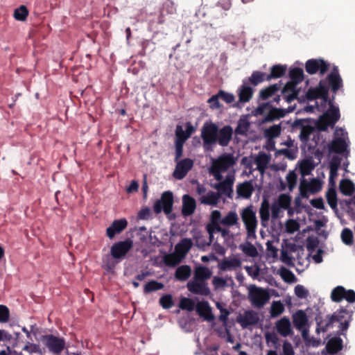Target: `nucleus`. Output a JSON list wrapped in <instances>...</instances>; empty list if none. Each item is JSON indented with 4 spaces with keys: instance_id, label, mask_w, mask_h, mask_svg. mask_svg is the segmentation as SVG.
I'll return each mask as SVG.
<instances>
[{
    "instance_id": "20",
    "label": "nucleus",
    "mask_w": 355,
    "mask_h": 355,
    "mask_svg": "<svg viewBox=\"0 0 355 355\" xmlns=\"http://www.w3.org/2000/svg\"><path fill=\"white\" fill-rule=\"evenodd\" d=\"M280 90V85L279 84L270 85L262 89L259 92V101H267L270 98H274L276 96H279L277 93Z\"/></svg>"
},
{
    "instance_id": "32",
    "label": "nucleus",
    "mask_w": 355,
    "mask_h": 355,
    "mask_svg": "<svg viewBox=\"0 0 355 355\" xmlns=\"http://www.w3.org/2000/svg\"><path fill=\"white\" fill-rule=\"evenodd\" d=\"M193 243L191 239H182L175 246L176 252L182 257L185 256L192 248Z\"/></svg>"
},
{
    "instance_id": "56",
    "label": "nucleus",
    "mask_w": 355,
    "mask_h": 355,
    "mask_svg": "<svg viewBox=\"0 0 355 355\" xmlns=\"http://www.w3.org/2000/svg\"><path fill=\"white\" fill-rule=\"evenodd\" d=\"M179 307L182 310L192 311L195 308V303L190 298L182 297L180 301Z\"/></svg>"
},
{
    "instance_id": "30",
    "label": "nucleus",
    "mask_w": 355,
    "mask_h": 355,
    "mask_svg": "<svg viewBox=\"0 0 355 355\" xmlns=\"http://www.w3.org/2000/svg\"><path fill=\"white\" fill-rule=\"evenodd\" d=\"M329 108L328 110L323 114L324 117L327 119L332 125H335V123L340 119V111L338 107H335L332 102L330 101L329 103Z\"/></svg>"
},
{
    "instance_id": "46",
    "label": "nucleus",
    "mask_w": 355,
    "mask_h": 355,
    "mask_svg": "<svg viewBox=\"0 0 355 355\" xmlns=\"http://www.w3.org/2000/svg\"><path fill=\"white\" fill-rule=\"evenodd\" d=\"M250 122L247 119H240L235 129V133L239 135H245L249 130Z\"/></svg>"
},
{
    "instance_id": "28",
    "label": "nucleus",
    "mask_w": 355,
    "mask_h": 355,
    "mask_svg": "<svg viewBox=\"0 0 355 355\" xmlns=\"http://www.w3.org/2000/svg\"><path fill=\"white\" fill-rule=\"evenodd\" d=\"M293 322L297 329H302L308 322V317L304 311L298 310L293 315Z\"/></svg>"
},
{
    "instance_id": "37",
    "label": "nucleus",
    "mask_w": 355,
    "mask_h": 355,
    "mask_svg": "<svg viewBox=\"0 0 355 355\" xmlns=\"http://www.w3.org/2000/svg\"><path fill=\"white\" fill-rule=\"evenodd\" d=\"M191 274V267L188 265L179 266L175 272V277L180 281L187 280Z\"/></svg>"
},
{
    "instance_id": "5",
    "label": "nucleus",
    "mask_w": 355,
    "mask_h": 355,
    "mask_svg": "<svg viewBox=\"0 0 355 355\" xmlns=\"http://www.w3.org/2000/svg\"><path fill=\"white\" fill-rule=\"evenodd\" d=\"M42 341L49 350L55 355L60 354L65 348L66 345L64 338L55 336L53 334L43 336Z\"/></svg>"
},
{
    "instance_id": "16",
    "label": "nucleus",
    "mask_w": 355,
    "mask_h": 355,
    "mask_svg": "<svg viewBox=\"0 0 355 355\" xmlns=\"http://www.w3.org/2000/svg\"><path fill=\"white\" fill-rule=\"evenodd\" d=\"M127 225L128 222L125 218L115 220L112 222L111 225L107 228L106 234L110 239H112L116 234L124 230Z\"/></svg>"
},
{
    "instance_id": "9",
    "label": "nucleus",
    "mask_w": 355,
    "mask_h": 355,
    "mask_svg": "<svg viewBox=\"0 0 355 355\" xmlns=\"http://www.w3.org/2000/svg\"><path fill=\"white\" fill-rule=\"evenodd\" d=\"M306 97L308 101L322 98L324 102H327L329 98V87L324 84V80H320L318 87L309 88L306 93Z\"/></svg>"
},
{
    "instance_id": "62",
    "label": "nucleus",
    "mask_w": 355,
    "mask_h": 355,
    "mask_svg": "<svg viewBox=\"0 0 355 355\" xmlns=\"http://www.w3.org/2000/svg\"><path fill=\"white\" fill-rule=\"evenodd\" d=\"M345 203L347 206V214L355 220V196L353 198L345 200Z\"/></svg>"
},
{
    "instance_id": "27",
    "label": "nucleus",
    "mask_w": 355,
    "mask_h": 355,
    "mask_svg": "<svg viewBox=\"0 0 355 355\" xmlns=\"http://www.w3.org/2000/svg\"><path fill=\"white\" fill-rule=\"evenodd\" d=\"M211 270L204 266H198L195 268L193 279L207 282V280L211 277Z\"/></svg>"
},
{
    "instance_id": "48",
    "label": "nucleus",
    "mask_w": 355,
    "mask_h": 355,
    "mask_svg": "<svg viewBox=\"0 0 355 355\" xmlns=\"http://www.w3.org/2000/svg\"><path fill=\"white\" fill-rule=\"evenodd\" d=\"M240 249L248 257H256L258 255L257 248L251 243L241 245Z\"/></svg>"
},
{
    "instance_id": "11",
    "label": "nucleus",
    "mask_w": 355,
    "mask_h": 355,
    "mask_svg": "<svg viewBox=\"0 0 355 355\" xmlns=\"http://www.w3.org/2000/svg\"><path fill=\"white\" fill-rule=\"evenodd\" d=\"M175 162L176 166L173 176L177 180L183 179L193 166V161L190 158H184Z\"/></svg>"
},
{
    "instance_id": "3",
    "label": "nucleus",
    "mask_w": 355,
    "mask_h": 355,
    "mask_svg": "<svg viewBox=\"0 0 355 355\" xmlns=\"http://www.w3.org/2000/svg\"><path fill=\"white\" fill-rule=\"evenodd\" d=\"M241 218L245 225L248 236H254L258 225L256 211L254 210V207L252 205H249L243 209L241 211Z\"/></svg>"
},
{
    "instance_id": "17",
    "label": "nucleus",
    "mask_w": 355,
    "mask_h": 355,
    "mask_svg": "<svg viewBox=\"0 0 355 355\" xmlns=\"http://www.w3.org/2000/svg\"><path fill=\"white\" fill-rule=\"evenodd\" d=\"M254 191V187L252 180L245 181L239 183L236 186V193L239 197L244 199H249Z\"/></svg>"
},
{
    "instance_id": "54",
    "label": "nucleus",
    "mask_w": 355,
    "mask_h": 355,
    "mask_svg": "<svg viewBox=\"0 0 355 355\" xmlns=\"http://www.w3.org/2000/svg\"><path fill=\"white\" fill-rule=\"evenodd\" d=\"M284 311L283 304L279 302H273L271 305L270 315L272 318H275L281 315Z\"/></svg>"
},
{
    "instance_id": "12",
    "label": "nucleus",
    "mask_w": 355,
    "mask_h": 355,
    "mask_svg": "<svg viewBox=\"0 0 355 355\" xmlns=\"http://www.w3.org/2000/svg\"><path fill=\"white\" fill-rule=\"evenodd\" d=\"M187 287L193 294L202 296H209L211 294L208 284L203 281L193 279L187 283Z\"/></svg>"
},
{
    "instance_id": "43",
    "label": "nucleus",
    "mask_w": 355,
    "mask_h": 355,
    "mask_svg": "<svg viewBox=\"0 0 355 355\" xmlns=\"http://www.w3.org/2000/svg\"><path fill=\"white\" fill-rule=\"evenodd\" d=\"M279 275L282 279L286 283L291 284L297 281V278L293 272L285 267H282L279 269Z\"/></svg>"
},
{
    "instance_id": "1",
    "label": "nucleus",
    "mask_w": 355,
    "mask_h": 355,
    "mask_svg": "<svg viewBox=\"0 0 355 355\" xmlns=\"http://www.w3.org/2000/svg\"><path fill=\"white\" fill-rule=\"evenodd\" d=\"M232 135L233 129L229 125L219 128L214 123L206 122L201 128L202 146L205 150H213L214 146L217 144L222 147L227 146Z\"/></svg>"
},
{
    "instance_id": "22",
    "label": "nucleus",
    "mask_w": 355,
    "mask_h": 355,
    "mask_svg": "<svg viewBox=\"0 0 355 355\" xmlns=\"http://www.w3.org/2000/svg\"><path fill=\"white\" fill-rule=\"evenodd\" d=\"M295 83L288 82L282 90L283 98L287 103H291L297 98L298 92Z\"/></svg>"
},
{
    "instance_id": "31",
    "label": "nucleus",
    "mask_w": 355,
    "mask_h": 355,
    "mask_svg": "<svg viewBox=\"0 0 355 355\" xmlns=\"http://www.w3.org/2000/svg\"><path fill=\"white\" fill-rule=\"evenodd\" d=\"M241 266V261L237 258L224 259L219 264V268L223 271L232 270Z\"/></svg>"
},
{
    "instance_id": "33",
    "label": "nucleus",
    "mask_w": 355,
    "mask_h": 355,
    "mask_svg": "<svg viewBox=\"0 0 355 355\" xmlns=\"http://www.w3.org/2000/svg\"><path fill=\"white\" fill-rule=\"evenodd\" d=\"M270 72L268 75L267 81L272 79H276L284 76L286 72V66L282 64H275L270 67Z\"/></svg>"
},
{
    "instance_id": "2",
    "label": "nucleus",
    "mask_w": 355,
    "mask_h": 355,
    "mask_svg": "<svg viewBox=\"0 0 355 355\" xmlns=\"http://www.w3.org/2000/svg\"><path fill=\"white\" fill-rule=\"evenodd\" d=\"M352 311L341 308L331 315H327L324 318L318 315L315 317L317 323L316 331L318 333L320 331L327 332L330 329H332L336 323H338V329L336 331V335L344 336L349 328V323L352 320Z\"/></svg>"
},
{
    "instance_id": "15",
    "label": "nucleus",
    "mask_w": 355,
    "mask_h": 355,
    "mask_svg": "<svg viewBox=\"0 0 355 355\" xmlns=\"http://www.w3.org/2000/svg\"><path fill=\"white\" fill-rule=\"evenodd\" d=\"M280 100V96H276L271 101H268L266 102L259 103L257 107L254 110V115H266L269 112V110H271L273 106L279 105Z\"/></svg>"
},
{
    "instance_id": "35",
    "label": "nucleus",
    "mask_w": 355,
    "mask_h": 355,
    "mask_svg": "<svg viewBox=\"0 0 355 355\" xmlns=\"http://www.w3.org/2000/svg\"><path fill=\"white\" fill-rule=\"evenodd\" d=\"M339 189L343 195L351 196L355 191V184L349 179H343L340 182Z\"/></svg>"
},
{
    "instance_id": "58",
    "label": "nucleus",
    "mask_w": 355,
    "mask_h": 355,
    "mask_svg": "<svg viewBox=\"0 0 355 355\" xmlns=\"http://www.w3.org/2000/svg\"><path fill=\"white\" fill-rule=\"evenodd\" d=\"M297 175L294 171H291L286 175V181L288 189L291 191L295 187L297 184Z\"/></svg>"
},
{
    "instance_id": "44",
    "label": "nucleus",
    "mask_w": 355,
    "mask_h": 355,
    "mask_svg": "<svg viewBox=\"0 0 355 355\" xmlns=\"http://www.w3.org/2000/svg\"><path fill=\"white\" fill-rule=\"evenodd\" d=\"M345 288L342 286L334 288L331 293V298L333 302H340L344 299Z\"/></svg>"
},
{
    "instance_id": "49",
    "label": "nucleus",
    "mask_w": 355,
    "mask_h": 355,
    "mask_svg": "<svg viewBox=\"0 0 355 355\" xmlns=\"http://www.w3.org/2000/svg\"><path fill=\"white\" fill-rule=\"evenodd\" d=\"M276 202L279 207L286 210L290 208L291 198L288 194L282 193L279 196Z\"/></svg>"
},
{
    "instance_id": "13",
    "label": "nucleus",
    "mask_w": 355,
    "mask_h": 355,
    "mask_svg": "<svg viewBox=\"0 0 355 355\" xmlns=\"http://www.w3.org/2000/svg\"><path fill=\"white\" fill-rule=\"evenodd\" d=\"M326 81H327L329 86L334 93H336L343 87V80L339 74L338 67L334 66L330 73L327 76L324 83Z\"/></svg>"
},
{
    "instance_id": "55",
    "label": "nucleus",
    "mask_w": 355,
    "mask_h": 355,
    "mask_svg": "<svg viewBox=\"0 0 355 355\" xmlns=\"http://www.w3.org/2000/svg\"><path fill=\"white\" fill-rule=\"evenodd\" d=\"M341 239L345 245H352L354 239L352 231L349 228H345L341 232Z\"/></svg>"
},
{
    "instance_id": "57",
    "label": "nucleus",
    "mask_w": 355,
    "mask_h": 355,
    "mask_svg": "<svg viewBox=\"0 0 355 355\" xmlns=\"http://www.w3.org/2000/svg\"><path fill=\"white\" fill-rule=\"evenodd\" d=\"M194 239L196 246L200 250H205L209 246V243H207L206 236L201 234H198L194 237Z\"/></svg>"
},
{
    "instance_id": "24",
    "label": "nucleus",
    "mask_w": 355,
    "mask_h": 355,
    "mask_svg": "<svg viewBox=\"0 0 355 355\" xmlns=\"http://www.w3.org/2000/svg\"><path fill=\"white\" fill-rule=\"evenodd\" d=\"M246 80H243V85L238 89L239 100L241 103L249 102L252 98L254 90L248 85Z\"/></svg>"
},
{
    "instance_id": "42",
    "label": "nucleus",
    "mask_w": 355,
    "mask_h": 355,
    "mask_svg": "<svg viewBox=\"0 0 355 355\" xmlns=\"http://www.w3.org/2000/svg\"><path fill=\"white\" fill-rule=\"evenodd\" d=\"M164 287V285L162 283L159 282L156 280H151L144 285V293L145 294H148L150 293L161 290Z\"/></svg>"
},
{
    "instance_id": "19",
    "label": "nucleus",
    "mask_w": 355,
    "mask_h": 355,
    "mask_svg": "<svg viewBox=\"0 0 355 355\" xmlns=\"http://www.w3.org/2000/svg\"><path fill=\"white\" fill-rule=\"evenodd\" d=\"M196 310L200 317L204 318L207 321H211L214 318L211 308L207 301L198 302L196 305Z\"/></svg>"
},
{
    "instance_id": "63",
    "label": "nucleus",
    "mask_w": 355,
    "mask_h": 355,
    "mask_svg": "<svg viewBox=\"0 0 355 355\" xmlns=\"http://www.w3.org/2000/svg\"><path fill=\"white\" fill-rule=\"evenodd\" d=\"M308 186L310 188V192L311 193H316L322 189L320 182L317 179H313L310 182H309Z\"/></svg>"
},
{
    "instance_id": "41",
    "label": "nucleus",
    "mask_w": 355,
    "mask_h": 355,
    "mask_svg": "<svg viewBox=\"0 0 355 355\" xmlns=\"http://www.w3.org/2000/svg\"><path fill=\"white\" fill-rule=\"evenodd\" d=\"M238 216L235 211H231L227 213V214L222 218L220 223L223 225L231 227L233 226L238 223Z\"/></svg>"
},
{
    "instance_id": "26",
    "label": "nucleus",
    "mask_w": 355,
    "mask_h": 355,
    "mask_svg": "<svg viewBox=\"0 0 355 355\" xmlns=\"http://www.w3.org/2000/svg\"><path fill=\"white\" fill-rule=\"evenodd\" d=\"M288 112H289V111H286L284 109L277 108L273 106L272 108L269 110V112L265 115L263 119V122H272L275 120L279 119L284 117Z\"/></svg>"
},
{
    "instance_id": "4",
    "label": "nucleus",
    "mask_w": 355,
    "mask_h": 355,
    "mask_svg": "<svg viewBox=\"0 0 355 355\" xmlns=\"http://www.w3.org/2000/svg\"><path fill=\"white\" fill-rule=\"evenodd\" d=\"M173 194L170 191H164L162 193L160 199L156 200L153 205V210L155 214H159L162 211L168 216L173 211Z\"/></svg>"
},
{
    "instance_id": "34",
    "label": "nucleus",
    "mask_w": 355,
    "mask_h": 355,
    "mask_svg": "<svg viewBox=\"0 0 355 355\" xmlns=\"http://www.w3.org/2000/svg\"><path fill=\"white\" fill-rule=\"evenodd\" d=\"M220 199V193L212 191H209L206 196H202L199 200L201 204L207 205H217Z\"/></svg>"
},
{
    "instance_id": "23",
    "label": "nucleus",
    "mask_w": 355,
    "mask_h": 355,
    "mask_svg": "<svg viewBox=\"0 0 355 355\" xmlns=\"http://www.w3.org/2000/svg\"><path fill=\"white\" fill-rule=\"evenodd\" d=\"M347 144L343 137H336L328 144V149L330 153L343 154L347 150Z\"/></svg>"
},
{
    "instance_id": "6",
    "label": "nucleus",
    "mask_w": 355,
    "mask_h": 355,
    "mask_svg": "<svg viewBox=\"0 0 355 355\" xmlns=\"http://www.w3.org/2000/svg\"><path fill=\"white\" fill-rule=\"evenodd\" d=\"M330 69V64L322 58L309 59L305 63V70L310 74H315L319 72L323 76Z\"/></svg>"
},
{
    "instance_id": "39",
    "label": "nucleus",
    "mask_w": 355,
    "mask_h": 355,
    "mask_svg": "<svg viewBox=\"0 0 355 355\" xmlns=\"http://www.w3.org/2000/svg\"><path fill=\"white\" fill-rule=\"evenodd\" d=\"M289 77L291 78L290 83H295V85H298L302 82L304 79V71L302 68L295 67L291 69L289 71Z\"/></svg>"
},
{
    "instance_id": "21",
    "label": "nucleus",
    "mask_w": 355,
    "mask_h": 355,
    "mask_svg": "<svg viewBox=\"0 0 355 355\" xmlns=\"http://www.w3.org/2000/svg\"><path fill=\"white\" fill-rule=\"evenodd\" d=\"M196 209V202L195 199L188 194L182 196V214L184 216L192 215Z\"/></svg>"
},
{
    "instance_id": "50",
    "label": "nucleus",
    "mask_w": 355,
    "mask_h": 355,
    "mask_svg": "<svg viewBox=\"0 0 355 355\" xmlns=\"http://www.w3.org/2000/svg\"><path fill=\"white\" fill-rule=\"evenodd\" d=\"M28 15V10L27 8L21 5L18 8L15 10L14 17L19 21H24L26 19Z\"/></svg>"
},
{
    "instance_id": "47",
    "label": "nucleus",
    "mask_w": 355,
    "mask_h": 355,
    "mask_svg": "<svg viewBox=\"0 0 355 355\" xmlns=\"http://www.w3.org/2000/svg\"><path fill=\"white\" fill-rule=\"evenodd\" d=\"M221 220L220 211L218 210H214L211 211L210 215V222L206 226L216 228L221 224Z\"/></svg>"
},
{
    "instance_id": "38",
    "label": "nucleus",
    "mask_w": 355,
    "mask_h": 355,
    "mask_svg": "<svg viewBox=\"0 0 355 355\" xmlns=\"http://www.w3.org/2000/svg\"><path fill=\"white\" fill-rule=\"evenodd\" d=\"M326 198L330 207L332 209L336 210L338 205V198L336 191L334 185L328 189L326 193Z\"/></svg>"
},
{
    "instance_id": "36",
    "label": "nucleus",
    "mask_w": 355,
    "mask_h": 355,
    "mask_svg": "<svg viewBox=\"0 0 355 355\" xmlns=\"http://www.w3.org/2000/svg\"><path fill=\"white\" fill-rule=\"evenodd\" d=\"M267 78L268 75L266 73L259 71H254L251 76L247 80V83L257 86L265 80L267 81Z\"/></svg>"
},
{
    "instance_id": "60",
    "label": "nucleus",
    "mask_w": 355,
    "mask_h": 355,
    "mask_svg": "<svg viewBox=\"0 0 355 355\" xmlns=\"http://www.w3.org/2000/svg\"><path fill=\"white\" fill-rule=\"evenodd\" d=\"M332 125L327 119H326L323 115H322L317 123L316 127L320 131H326L329 126H333Z\"/></svg>"
},
{
    "instance_id": "14",
    "label": "nucleus",
    "mask_w": 355,
    "mask_h": 355,
    "mask_svg": "<svg viewBox=\"0 0 355 355\" xmlns=\"http://www.w3.org/2000/svg\"><path fill=\"white\" fill-rule=\"evenodd\" d=\"M233 184L234 179L227 177L225 180L216 183L214 187L218 191L217 193H220V197L224 195L232 198Z\"/></svg>"
},
{
    "instance_id": "53",
    "label": "nucleus",
    "mask_w": 355,
    "mask_h": 355,
    "mask_svg": "<svg viewBox=\"0 0 355 355\" xmlns=\"http://www.w3.org/2000/svg\"><path fill=\"white\" fill-rule=\"evenodd\" d=\"M314 168V165L311 160H304L300 164V171L302 176L308 175L311 171Z\"/></svg>"
},
{
    "instance_id": "59",
    "label": "nucleus",
    "mask_w": 355,
    "mask_h": 355,
    "mask_svg": "<svg viewBox=\"0 0 355 355\" xmlns=\"http://www.w3.org/2000/svg\"><path fill=\"white\" fill-rule=\"evenodd\" d=\"M309 182L306 180L303 179L300 182L299 187L300 193L302 198H307L309 197L308 193L310 192V188L309 187Z\"/></svg>"
},
{
    "instance_id": "51",
    "label": "nucleus",
    "mask_w": 355,
    "mask_h": 355,
    "mask_svg": "<svg viewBox=\"0 0 355 355\" xmlns=\"http://www.w3.org/2000/svg\"><path fill=\"white\" fill-rule=\"evenodd\" d=\"M159 302L160 306L165 309H171L174 305L173 296L171 294H165L162 295L159 298Z\"/></svg>"
},
{
    "instance_id": "40",
    "label": "nucleus",
    "mask_w": 355,
    "mask_h": 355,
    "mask_svg": "<svg viewBox=\"0 0 355 355\" xmlns=\"http://www.w3.org/2000/svg\"><path fill=\"white\" fill-rule=\"evenodd\" d=\"M259 215L261 223L268 222L270 219V203L267 199H263L259 209Z\"/></svg>"
},
{
    "instance_id": "18",
    "label": "nucleus",
    "mask_w": 355,
    "mask_h": 355,
    "mask_svg": "<svg viewBox=\"0 0 355 355\" xmlns=\"http://www.w3.org/2000/svg\"><path fill=\"white\" fill-rule=\"evenodd\" d=\"M275 327L278 334L283 337H287L293 334L291 324L289 318L283 317L275 322Z\"/></svg>"
},
{
    "instance_id": "64",
    "label": "nucleus",
    "mask_w": 355,
    "mask_h": 355,
    "mask_svg": "<svg viewBox=\"0 0 355 355\" xmlns=\"http://www.w3.org/2000/svg\"><path fill=\"white\" fill-rule=\"evenodd\" d=\"M299 229V224L293 219H289L286 223V230L288 233H294Z\"/></svg>"
},
{
    "instance_id": "25",
    "label": "nucleus",
    "mask_w": 355,
    "mask_h": 355,
    "mask_svg": "<svg viewBox=\"0 0 355 355\" xmlns=\"http://www.w3.org/2000/svg\"><path fill=\"white\" fill-rule=\"evenodd\" d=\"M259 317L257 313L253 311H245L242 318L239 320L243 328L250 325H255L259 322Z\"/></svg>"
},
{
    "instance_id": "61",
    "label": "nucleus",
    "mask_w": 355,
    "mask_h": 355,
    "mask_svg": "<svg viewBox=\"0 0 355 355\" xmlns=\"http://www.w3.org/2000/svg\"><path fill=\"white\" fill-rule=\"evenodd\" d=\"M10 311L9 309L5 306L0 304V322L5 323L9 320Z\"/></svg>"
},
{
    "instance_id": "7",
    "label": "nucleus",
    "mask_w": 355,
    "mask_h": 355,
    "mask_svg": "<svg viewBox=\"0 0 355 355\" xmlns=\"http://www.w3.org/2000/svg\"><path fill=\"white\" fill-rule=\"evenodd\" d=\"M133 247V241L127 239L114 243L110 248L111 256L118 260L123 259Z\"/></svg>"
},
{
    "instance_id": "52",
    "label": "nucleus",
    "mask_w": 355,
    "mask_h": 355,
    "mask_svg": "<svg viewBox=\"0 0 355 355\" xmlns=\"http://www.w3.org/2000/svg\"><path fill=\"white\" fill-rule=\"evenodd\" d=\"M189 138V135L185 133V132L182 130L181 125H177L175 130V144H181V145H184L185 141Z\"/></svg>"
},
{
    "instance_id": "8",
    "label": "nucleus",
    "mask_w": 355,
    "mask_h": 355,
    "mask_svg": "<svg viewBox=\"0 0 355 355\" xmlns=\"http://www.w3.org/2000/svg\"><path fill=\"white\" fill-rule=\"evenodd\" d=\"M249 299L253 305L260 308L268 301L269 295L266 290L253 286L249 291Z\"/></svg>"
},
{
    "instance_id": "10",
    "label": "nucleus",
    "mask_w": 355,
    "mask_h": 355,
    "mask_svg": "<svg viewBox=\"0 0 355 355\" xmlns=\"http://www.w3.org/2000/svg\"><path fill=\"white\" fill-rule=\"evenodd\" d=\"M237 158L232 153H223L218 158L212 160L211 166L223 171H227L234 166Z\"/></svg>"
},
{
    "instance_id": "29",
    "label": "nucleus",
    "mask_w": 355,
    "mask_h": 355,
    "mask_svg": "<svg viewBox=\"0 0 355 355\" xmlns=\"http://www.w3.org/2000/svg\"><path fill=\"white\" fill-rule=\"evenodd\" d=\"M326 349L330 354L338 353L343 349V340L338 336L330 338L326 345Z\"/></svg>"
},
{
    "instance_id": "45",
    "label": "nucleus",
    "mask_w": 355,
    "mask_h": 355,
    "mask_svg": "<svg viewBox=\"0 0 355 355\" xmlns=\"http://www.w3.org/2000/svg\"><path fill=\"white\" fill-rule=\"evenodd\" d=\"M315 128L310 125H302L300 139L303 142H306L309 140L311 135L314 132Z\"/></svg>"
}]
</instances>
